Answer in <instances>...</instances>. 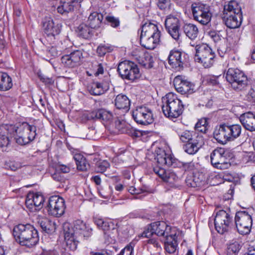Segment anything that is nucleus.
<instances>
[{
  "label": "nucleus",
  "instance_id": "nucleus-1",
  "mask_svg": "<svg viewBox=\"0 0 255 255\" xmlns=\"http://www.w3.org/2000/svg\"><path fill=\"white\" fill-rule=\"evenodd\" d=\"M36 131L35 126L26 122L16 128L12 125H1L0 126V147H7L12 137L20 145L28 143L35 138Z\"/></svg>",
  "mask_w": 255,
  "mask_h": 255
},
{
  "label": "nucleus",
  "instance_id": "nucleus-2",
  "mask_svg": "<svg viewBox=\"0 0 255 255\" xmlns=\"http://www.w3.org/2000/svg\"><path fill=\"white\" fill-rule=\"evenodd\" d=\"M63 230L67 247L72 251L77 249L78 243L77 239L78 237L88 238L92 233V229L80 220L75 221L73 226L69 223H64Z\"/></svg>",
  "mask_w": 255,
  "mask_h": 255
},
{
  "label": "nucleus",
  "instance_id": "nucleus-3",
  "mask_svg": "<svg viewBox=\"0 0 255 255\" xmlns=\"http://www.w3.org/2000/svg\"><path fill=\"white\" fill-rule=\"evenodd\" d=\"M12 234L17 243L28 248L35 246L39 240L37 230L30 224H19L14 226Z\"/></svg>",
  "mask_w": 255,
  "mask_h": 255
},
{
  "label": "nucleus",
  "instance_id": "nucleus-4",
  "mask_svg": "<svg viewBox=\"0 0 255 255\" xmlns=\"http://www.w3.org/2000/svg\"><path fill=\"white\" fill-rule=\"evenodd\" d=\"M242 128L239 124H222L217 127L213 132L214 138L218 143L226 144L229 142L240 140V143H243L245 140L241 137Z\"/></svg>",
  "mask_w": 255,
  "mask_h": 255
},
{
  "label": "nucleus",
  "instance_id": "nucleus-5",
  "mask_svg": "<svg viewBox=\"0 0 255 255\" xmlns=\"http://www.w3.org/2000/svg\"><path fill=\"white\" fill-rule=\"evenodd\" d=\"M162 110L166 117L173 120L183 113L184 106L176 94L169 93L162 98Z\"/></svg>",
  "mask_w": 255,
  "mask_h": 255
},
{
  "label": "nucleus",
  "instance_id": "nucleus-6",
  "mask_svg": "<svg viewBox=\"0 0 255 255\" xmlns=\"http://www.w3.org/2000/svg\"><path fill=\"white\" fill-rule=\"evenodd\" d=\"M213 220L215 229L221 234H223L235 227L233 216L229 212L223 210L217 212L215 217L212 219L209 218L208 225L210 228L213 227Z\"/></svg>",
  "mask_w": 255,
  "mask_h": 255
},
{
  "label": "nucleus",
  "instance_id": "nucleus-7",
  "mask_svg": "<svg viewBox=\"0 0 255 255\" xmlns=\"http://www.w3.org/2000/svg\"><path fill=\"white\" fill-rule=\"evenodd\" d=\"M180 231L175 227L168 225L164 221L155 222L151 223L141 234L142 238H150L153 234L158 236L166 238L170 234H179Z\"/></svg>",
  "mask_w": 255,
  "mask_h": 255
},
{
  "label": "nucleus",
  "instance_id": "nucleus-8",
  "mask_svg": "<svg viewBox=\"0 0 255 255\" xmlns=\"http://www.w3.org/2000/svg\"><path fill=\"white\" fill-rule=\"evenodd\" d=\"M227 81L236 91L245 90L248 86V79L244 72L238 68H229L226 74Z\"/></svg>",
  "mask_w": 255,
  "mask_h": 255
},
{
  "label": "nucleus",
  "instance_id": "nucleus-9",
  "mask_svg": "<svg viewBox=\"0 0 255 255\" xmlns=\"http://www.w3.org/2000/svg\"><path fill=\"white\" fill-rule=\"evenodd\" d=\"M195 51V61L201 63L205 68L213 65L215 53L208 44L203 43L196 45Z\"/></svg>",
  "mask_w": 255,
  "mask_h": 255
},
{
  "label": "nucleus",
  "instance_id": "nucleus-10",
  "mask_svg": "<svg viewBox=\"0 0 255 255\" xmlns=\"http://www.w3.org/2000/svg\"><path fill=\"white\" fill-rule=\"evenodd\" d=\"M191 10L193 19L200 24L206 25L210 22L212 13L208 4L201 2H194L191 4Z\"/></svg>",
  "mask_w": 255,
  "mask_h": 255
},
{
  "label": "nucleus",
  "instance_id": "nucleus-11",
  "mask_svg": "<svg viewBox=\"0 0 255 255\" xmlns=\"http://www.w3.org/2000/svg\"><path fill=\"white\" fill-rule=\"evenodd\" d=\"M117 71L122 79L131 82L136 81L141 76L137 65L130 61L125 60L120 62Z\"/></svg>",
  "mask_w": 255,
  "mask_h": 255
},
{
  "label": "nucleus",
  "instance_id": "nucleus-12",
  "mask_svg": "<svg viewBox=\"0 0 255 255\" xmlns=\"http://www.w3.org/2000/svg\"><path fill=\"white\" fill-rule=\"evenodd\" d=\"M251 216L245 211L236 213L234 218V224L238 232L241 235H247L250 233L252 226Z\"/></svg>",
  "mask_w": 255,
  "mask_h": 255
},
{
  "label": "nucleus",
  "instance_id": "nucleus-13",
  "mask_svg": "<svg viewBox=\"0 0 255 255\" xmlns=\"http://www.w3.org/2000/svg\"><path fill=\"white\" fill-rule=\"evenodd\" d=\"M65 205L64 199L59 196H52L48 200L46 209L49 215L60 217L65 212Z\"/></svg>",
  "mask_w": 255,
  "mask_h": 255
},
{
  "label": "nucleus",
  "instance_id": "nucleus-14",
  "mask_svg": "<svg viewBox=\"0 0 255 255\" xmlns=\"http://www.w3.org/2000/svg\"><path fill=\"white\" fill-rule=\"evenodd\" d=\"M132 116L138 124L147 125L152 124L154 121L151 109L146 106L137 107L132 111Z\"/></svg>",
  "mask_w": 255,
  "mask_h": 255
},
{
  "label": "nucleus",
  "instance_id": "nucleus-15",
  "mask_svg": "<svg viewBox=\"0 0 255 255\" xmlns=\"http://www.w3.org/2000/svg\"><path fill=\"white\" fill-rule=\"evenodd\" d=\"M174 87L176 91L182 95H189L195 92V85L185 79V77L178 75L173 80Z\"/></svg>",
  "mask_w": 255,
  "mask_h": 255
},
{
  "label": "nucleus",
  "instance_id": "nucleus-16",
  "mask_svg": "<svg viewBox=\"0 0 255 255\" xmlns=\"http://www.w3.org/2000/svg\"><path fill=\"white\" fill-rule=\"evenodd\" d=\"M83 116L89 121L98 120L104 125L111 123L113 118L112 113L104 109H99L87 112L85 113Z\"/></svg>",
  "mask_w": 255,
  "mask_h": 255
},
{
  "label": "nucleus",
  "instance_id": "nucleus-17",
  "mask_svg": "<svg viewBox=\"0 0 255 255\" xmlns=\"http://www.w3.org/2000/svg\"><path fill=\"white\" fill-rule=\"evenodd\" d=\"M210 159L212 165L215 168L222 169L228 165L226 162V150L224 148L218 147L214 149L210 154Z\"/></svg>",
  "mask_w": 255,
  "mask_h": 255
},
{
  "label": "nucleus",
  "instance_id": "nucleus-18",
  "mask_svg": "<svg viewBox=\"0 0 255 255\" xmlns=\"http://www.w3.org/2000/svg\"><path fill=\"white\" fill-rule=\"evenodd\" d=\"M44 202V197L41 193L30 192L26 196L25 205L31 211H36L42 207Z\"/></svg>",
  "mask_w": 255,
  "mask_h": 255
},
{
  "label": "nucleus",
  "instance_id": "nucleus-19",
  "mask_svg": "<svg viewBox=\"0 0 255 255\" xmlns=\"http://www.w3.org/2000/svg\"><path fill=\"white\" fill-rule=\"evenodd\" d=\"M165 26L171 36L175 40L178 41L180 36L179 19L174 15H169L165 20Z\"/></svg>",
  "mask_w": 255,
  "mask_h": 255
},
{
  "label": "nucleus",
  "instance_id": "nucleus-20",
  "mask_svg": "<svg viewBox=\"0 0 255 255\" xmlns=\"http://www.w3.org/2000/svg\"><path fill=\"white\" fill-rule=\"evenodd\" d=\"M42 26L44 32L47 37L53 38L60 33L62 26L60 23H55L50 17H45L43 19Z\"/></svg>",
  "mask_w": 255,
  "mask_h": 255
},
{
  "label": "nucleus",
  "instance_id": "nucleus-21",
  "mask_svg": "<svg viewBox=\"0 0 255 255\" xmlns=\"http://www.w3.org/2000/svg\"><path fill=\"white\" fill-rule=\"evenodd\" d=\"M110 80L108 77L100 81H94L88 86L89 93L94 96L101 95L106 92L110 88Z\"/></svg>",
  "mask_w": 255,
  "mask_h": 255
},
{
  "label": "nucleus",
  "instance_id": "nucleus-22",
  "mask_svg": "<svg viewBox=\"0 0 255 255\" xmlns=\"http://www.w3.org/2000/svg\"><path fill=\"white\" fill-rule=\"evenodd\" d=\"M83 58V53L80 50H76L69 54H66L61 58V62L68 68H74L80 64Z\"/></svg>",
  "mask_w": 255,
  "mask_h": 255
},
{
  "label": "nucleus",
  "instance_id": "nucleus-23",
  "mask_svg": "<svg viewBox=\"0 0 255 255\" xmlns=\"http://www.w3.org/2000/svg\"><path fill=\"white\" fill-rule=\"evenodd\" d=\"M154 159L157 164L167 166H175L176 165L173 161L174 158L170 154H167L162 148L157 147L154 152Z\"/></svg>",
  "mask_w": 255,
  "mask_h": 255
},
{
  "label": "nucleus",
  "instance_id": "nucleus-24",
  "mask_svg": "<svg viewBox=\"0 0 255 255\" xmlns=\"http://www.w3.org/2000/svg\"><path fill=\"white\" fill-rule=\"evenodd\" d=\"M186 54L179 50H171L168 55V63L173 68L179 70L185 62Z\"/></svg>",
  "mask_w": 255,
  "mask_h": 255
},
{
  "label": "nucleus",
  "instance_id": "nucleus-25",
  "mask_svg": "<svg viewBox=\"0 0 255 255\" xmlns=\"http://www.w3.org/2000/svg\"><path fill=\"white\" fill-rule=\"evenodd\" d=\"M141 32L145 34L158 41H161V34L157 24L147 22L142 25Z\"/></svg>",
  "mask_w": 255,
  "mask_h": 255
},
{
  "label": "nucleus",
  "instance_id": "nucleus-26",
  "mask_svg": "<svg viewBox=\"0 0 255 255\" xmlns=\"http://www.w3.org/2000/svg\"><path fill=\"white\" fill-rule=\"evenodd\" d=\"M227 15L231 16V17L233 16H242L241 7L236 1L231 0L225 4L222 17H227Z\"/></svg>",
  "mask_w": 255,
  "mask_h": 255
},
{
  "label": "nucleus",
  "instance_id": "nucleus-27",
  "mask_svg": "<svg viewBox=\"0 0 255 255\" xmlns=\"http://www.w3.org/2000/svg\"><path fill=\"white\" fill-rule=\"evenodd\" d=\"M203 144L202 136L197 135L195 139L187 142L183 145V149L188 154L193 155L198 152Z\"/></svg>",
  "mask_w": 255,
  "mask_h": 255
},
{
  "label": "nucleus",
  "instance_id": "nucleus-28",
  "mask_svg": "<svg viewBox=\"0 0 255 255\" xmlns=\"http://www.w3.org/2000/svg\"><path fill=\"white\" fill-rule=\"evenodd\" d=\"M135 59L136 61L142 66L146 69H150L153 66V58L151 54L145 51L141 50L135 55Z\"/></svg>",
  "mask_w": 255,
  "mask_h": 255
},
{
  "label": "nucleus",
  "instance_id": "nucleus-29",
  "mask_svg": "<svg viewBox=\"0 0 255 255\" xmlns=\"http://www.w3.org/2000/svg\"><path fill=\"white\" fill-rule=\"evenodd\" d=\"M240 121L245 129L250 131H255V113L249 112L242 114Z\"/></svg>",
  "mask_w": 255,
  "mask_h": 255
},
{
  "label": "nucleus",
  "instance_id": "nucleus-30",
  "mask_svg": "<svg viewBox=\"0 0 255 255\" xmlns=\"http://www.w3.org/2000/svg\"><path fill=\"white\" fill-rule=\"evenodd\" d=\"M179 234H170L165 238L164 249L166 252L169 254H174L177 253L178 243L177 236Z\"/></svg>",
  "mask_w": 255,
  "mask_h": 255
},
{
  "label": "nucleus",
  "instance_id": "nucleus-31",
  "mask_svg": "<svg viewBox=\"0 0 255 255\" xmlns=\"http://www.w3.org/2000/svg\"><path fill=\"white\" fill-rule=\"evenodd\" d=\"M38 224L43 231L47 234L54 233L56 229V224L47 218L42 217L39 216L37 218Z\"/></svg>",
  "mask_w": 255,
  "mask_h": 255
},
{
  "label": "nucleus",
  "instance_id": "nucleus-32",
  "mask_svg": "<svg viewBox=\"0 0 255 255\" xmlns=\"http://www.w3.org/2000/svg\"><path fill=\"white\" fill-rule=\"evenodd\" d=\"M76 2L74 0H60L57 11L62 14H67L74 10Z\"/></svg>",
  "mask_w": 255,
  "mask_h": 255
},
{
  "label": "nucleus",
  "instance_id": "nucleus-33",
  "mask_svg": "<svg viewBox=\"0 0 255 255\" xmlns=\"http://www.w3.org/2000/svg\"><path fill=\"white\" fill-rule=\"evenodd\" d=\"M160 42L155 40L153 38L147 36L141 32L140 36V43L141 45L147 49H153Z\"/></svg>",
  "mask_w": 255,
  "mask_h": 255
},
{
  "label": "nucleus",
  "instance_id": "nucleus-34",
  "mask_svg": "<svg viewBox=\"0 0 255 255\" xmlns=\"http://www.w3.org/2000/svg\"><path fill=\"white\" fill-rule=\"evenodd\" d=\"M103 20V15L100 13L94 12L89 16L88 24L92 28H97L101 26Z\"/></svg>",
  "mask_w": 255,
  "mask_h": 255
},
{
  "label": "nucleus",
  "instance_id": "nucleus-35",
  "mask_svg": "<svg viewBox=\"0 0 255 255\" xmlns=\"http://www.w3.org/2000/svg\"><path fill=\"white\" fill-rule=\"evenodd\" d=\"M114 101L115 106L117 109L128 111L130 101L126 95L122 94H119L116 96Z\"/></svg>",
  "mask_w": 255,
  "mask_h": 255
},
{
  "label": "nucleus",
  "instance_id": "nucleus-36",
  "mask_svg": "<svg viewBox=\"0 0 255 255\" xmlns=\"http://www.w3.org/2000/svg\"><path fill=\"white\" fill-rule=\"evenodd\" d=\"M78 170L86 171L90 168V164L86 158L81 153H76L73 156Z\"/></svg>",
  "mask_w": 255,
  "mask_h": 255
},
{
  "label": "nucleus",
  "instance_id": "nucleus-37",
  "mask_svg": "<svg viewBox=\"0 0 255 255\" xmlns=\"http://www.w3.org/2000/svg\"><path fill=\"white\" fill-rule=\"evenodd\" d=\"M183 29L186 35L191 40L196 38L199 33L198 28L193 23H185Z\"/></svg>",
  "mask_w": 255,
  "mask_h": 255
},
{
  "label": "nucleus",
  "instance_id": "nucleus-38",
  "mask_svg": "<svg viewBox=\"0 0 255 255\" xmlns=\"http://www.w3.org/2000/svg\"><path fill=\"white\" fill-rule=\"evenodd\" d=\"M243 15L237 17L236 16L227 15V17L222 18L225 25L230 28H236L240 26L242 22Z\"/></svg>",
  "mask_w": 255,
  "mask_h": 255
},
{
  "label": "nucleus",
  "instance_id": "nucleus-39",
  "mask_svg": "<svg viewBox=\"0 0 255 255\" xmlns=\"http://www.w3.org/2000/svg\"><path fill=\"white\" fill-rule=\"evenodd\" d=\"M78 35L84 39H88L93 35V29L88 24H81L76 30Z\"/></svg>",
  "mask_w": 255,
  "mask_h": 255
},
{
  "label": "nucleus",
  "instance_id": "nucleus-40",
  "mask_svg": "<svg viewBox=\"0 0 255 255\" xmlns=\"http://www.w3.org/2000/svg\"><path fill=\"white\" fill-rule=\"evenodd\" d=\"M12 86L11 78L6 73L0 72V91H7Z\"/></svg>",
  "mask_w": 255,
  "mask_h": 255
},
{
  "label": "nucleus",
  "instance_id": "nucleus-41",
  "mask_svg": "<svg viewBox=\"0 0 255 255\" xmlns=\"http://www.w3.org/2000/svg\"><path fill=\"white\" fill-rule=\"evenodd\" d=\"M176 132L180 140L183 142L186 143L195 139L196 136L198 135L194 131L188 130H182L177 129Z\"/></svg>",
  "mask_w": 255,
  "mask_h": 255
},
{
  "label": "nucleus",
  "instance_id": "nucleus-42",
  "mask_svg": "<svg viewBox=\"0 0 255 255\" xmlns=\"http://www.w3.org/2000/svg\"><path fill=\"white\" fill-rule=\"evenodd\" d=\"M113 50V46L109 44H101L97 49V52L99 56H103L107 53Z\"/></svg>",
  "mask_w": 255,
  "mask_h": 255
},
{
  "label": "nucleus",
  "instance_id": "nucleus-43",
  "mask_svg": "<svg viewBox=\"0 0 255 255\" xmlns=\"http://www.w3.org/2000/svg\"><path fill=\"white\" fill-rule=\"evenodd\" d=\"M128 126L129 124L126 123L123 120H116L115 122V127L118 132L120 133H126L128 129Z\"/></svg>",
  "mask_w": 255,
  "mask_h": 255
},
{
  "label": "nucleus",
  "instance_id": "nucleus-44",
  "mask_svg": "<svg viewBox=\"0 0 255 255\" xmlns=\"http://www.w3.org/2000/svg\"><path fill=\"white\" fill-rule=\"evenodd\" d=\"M241 246L238 242L230 244L226 251L227 255H237L240 251Z\"/></svg>",
  "mask_w": 255,
  "mask_h": 255
},
{
  "label": "nucleus",
  "instance_id": "nucleus-45",
  "mask_svg": "<svg viewBox=\"0 0 255 255\" xmlns=\"http://www.w3.org/2000/svg\"><path fill=\"white\" fill-rule=\"evenodd\" d=\"M110 166L109 162L106 160H100L96 164L95 169L97 172L103 173Z\"/></svg>",
  "mask_w": 255,
  "mask_h": 255
},
{
  "label": "nucleus",
  "instance_id": "nucleus-46",
  "mask_svg": "<svg viewBox=\"0 0 255 255\" xmlns=\"http://www.w3.org/2000/svg\"><path fill=\"white\" fill-rule=\"evenodd\" d=\"M173 162L176 164L175 166H172L173 168H183L185 171H190L194 168V163L191 162L183 163L180 162L177 159H174Z\"/></svg>",
  "mask_w": 255,
  "mask_h": 255
},
{
  "label": "nucleus",
  "instance_id": "nucleus-47",
  "mask_svg": "<svg viewBox=\"0 0 255 255\" xmlns=\"http://www.w3.org/2000/svg\"><path fill=\"white\" fill-rule=\"evenodd\" d=\"M224 33V32L222 31L210 30L208 34L215 42H218L223 38V34Z\"/></svg>",
  "mask_w": 255,
  "mask_h": 255
},
{
  "label": "nucleus",
  "instance_id": "nucleus-48",
  "mask_svg": "<svg viewBox=\"0 0 255 255\" xmlns=\"http://www.w3.org/2000/svg\"><path fill=\"white\" fill-rule=\"evenodd\" d=\"M178 180V177L174 172L168 170L163 180L170 185L173 184Z\"/></svg>",
  "mask_w": 255,
  "mask_h": 255
},
{
  "label": "nucleus",
  "instance_id": "nucleus-49",
  "mask_svg": "<svg viewBox=\"0 0 255 255\" xmlns=\"http://www.w3.org/2000/svg\"><path fill=\"white\" fill-rule=\"evenodd\" d=\"M178 180V177L174 172L168 170L163 180L170 185L173 184Z\"/></svg>",
  "mask_w": 255,
  "mask_h": 255
},
{
  "label": "nucleus",
  "instance_id": "nucleus-50",
  "mask_svg": "<svg viewBox=\"0 0 255 255\" xmlns=\"http://www.w3.org/2000/svg\"><path fill=\"white\" fill-rule=\"evenodd\" d=\"M163 166L164 165H158L157 164V165L153 167L154 172L162 180L164 179V177L168 171V170H166L164 167H163Z\"/></svg>",
  "mask_w": 255,
  "mask_h": 255
},
{
  "label": "nucleus",
  "instance_id": "nucleus-51",
  "mask_svg": "<svg viewBox=\"0 0 255 255\" xmlns=\"http://www.w3.org/2000/svg\"><path fill=\"white\" fill-rule=\"evenodd\" d=\"M128 129L126 132V134L133 137H138L142 135V132L140 130L133 128L130 125L128 126Z\"/></svg>",
  "mask_w": 255,
  "mask_h": 255
},
{
  "label": "nucleus",
  "instance_id": "nucleus-52",
  "mask_svg": "<svg viewBox=\"0 0 255 255\" xmlns=\"http://www.w3.org/2000/svg\"><path fill=\"white\" fill-rule=\"evenodd\" d=\"M170 0H158V7L162 10L168 9L170 8Z\"/></svg>",
  "mask_w": 255,
  "mask_h": 255
},
{
  "label": "nucleus",
  "instance_id": "nucleus-53",
  "mask_svg": "<svg viewBox=\"0 0 255 255\" xmlns=\"http://www.w3.org/2000/svg\"><path fill=\"white\" fill-rule=\"evenodd\" d=\"M101 229L104 231L105 234H106L107 232L115 229L114 224L111 221H104Z\"/></svg>",
  "mask_w": 255,
  "mask_h": 255
},
{
  "label": "nucleus",
  "instance_id": "nucleus-54",
  "mask_svg": "<svg viewBox=\"0 0 255 255\" xmlns=\"http://www.w3.org/2000/svg\"><path fill=\"white\" fill-rule=\"evenodd\" d=\"M133 251V246L130 244L123 249L118 255H132Z\"/></svg>",
  "mask_w": 255,
  "mask_h": 255
},
{
  "label": "nucleus",
  "instance_id": "nucleus-55",
  "mask_svg": "<svg viewBox=\"0 0 255 255\" xmlns=\"http://www.w3.org/2000/svg\"><path fill=\"white\" fill-rule=\"evenodd\" d=\"M107 21L111 23V25L113 27H117L120 24V21L118 19L114 16H107L106 17Z\"/></svg>",
  "mask_w": 255,
  "mask_h": 255
},
{
  "label": "nucleus",
  "instance_id": "nucleus-56",
  "mask_svg": "<svg viewBox=\"0 0 255 255\" xmlns=\"http://www.w3.org/2000/svg\"><path fill=\"white\" fill-rule=\"evenodd\" d=\"M219 76H209L207 79V82L212 85H216L219 84L218 78Z\"/></svg>",
  "mask_w": 255,
  "mask_h": 255
},
{
  "label": "nucleus",
  "instance_id": "nucleus-57",
  "mask_svg": "<svg viewBox=\"0 0 255 255\" xmlns=\"http://www.w3.org/2000/svg\"><path fill=\"white\" fill-rule=\"evenodd\" d=\"M57 170L62 173H67L70 171V167L68 165L61 164L57 166Z\"/></svg>",
  "mask_w": 255,
  "mask_h": 255
},
{
  "label": "nucleus",
  "instance_id": "nucleus-58",
  "mask_svg": "<svg viewBox=\"0 0 255 255\" xmlns=\"http://www.w3.org/2000/svg\"><path fill=\"white\" fill-rule=\"evenodd\" d=\"M60 51L58 50L57 48L54 46L49 47L48 50V53L53 57L57 56L60 54Z\"/></svg>",
  "mask_w": 255,
  "mask_h": 255
},
{
  "label": "nucleus",
  "instance_id": "nucleus-59",
  "mask_svg": "<svg viewBox=\"0 0 255 255\" xmlns=\"http://www.w3.org/2000/svg\"><path fill=\"white\" fill-rule=\"evenodd\" d=\"M247 98L250 101L255 103V91L254 89H250L247 94Z\"/></svg>",
  "mask_w": 255,
  "mask_h": 255
},
{
  "label": "nucleus",
  "instance_id": "nucleus-60",
  "mask_svg": "<svg viewBox=\"0 0 255 255\" xmlns=\"http://www.w3.org/2000/svg\"><path fill=\"white\" fill-rule=\"evenodd\" d=\"M40 80L45 84L52 85L54 83V80L52 78H49L45 76H41L40 77Z\"/></svg>",
  "mask_w": 255,
  "mask_h": 255
},
{
  "label": "nucleus",
  "instance_id": "nucleus-61",
  "mask_svg": "<svg viewBox=\"0 0 255 255\" xmlns=\"http://www.w3.org/2000/svg\"><path fill=\"white\" fill-rule=\"evenodd\" d=\"M52 177L56 181L62 182L64 180L63 177L59 172H55L52 175Z\"/></svg>",
  "mask_w": 255,
  "mask_h": 255
},
{
  "label": "nucleus",
  "instance_id": "nucleus-62",
  "mask_svg": "<svg viewBox=\"0 0 255 255\" xmlns=\"http://www.w3.org/2000/svg\"><path fill=\"white\" fill-rule=\"evenodd\" d=\"M208 126L207 121L206 119H201L198 121L195 126V128H198L199 126Z\"/></svg>",
  "mask_w": 255,
  "mask_h": 255
},
{
  "label": "nucleus",
  "instance_id": "nucleus-63",
  "mask_svg": "<svg viewBox=\"0 0 255 255\" xmlns=\"http://www.w3.org/2000/svg\"><path fill=\"white\" fill-rule=\"evenodd\" d=\"M148 243L149 244L153 245L154 247L161 249L160 245L159 242L155 239L152 238V239H149L148 240Z\"/></svg>",
  "mask_w": 255,
  "mask_h": 255
},
{
  "label": "nucleus",
  "instance_id": "nucleus-64",
  "mask_svg": "<svg viewBox=\"0 0 255 255\" xmlns=\"http://www.w3.org/2000/svg\"><path fill=\"white\" fill-rule=\"evenodd\" d=\"M123 176L128 179H129L131 177V171L128 169H125L122 171Z\"/></svg>",
  "mask_w": 255,
  "mask_h": 255
}]
</instances>
